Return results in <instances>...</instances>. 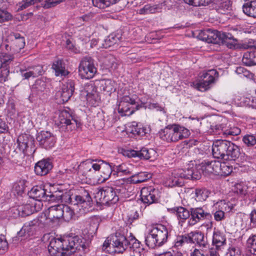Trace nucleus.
I'll return each instance as SVG.
<instances>
[{
    "label": "nucleus",
    "instance_id": "nucleus-62",
    "mask_svg": "<svg viewBox=\"0 0 256 256\" xmlns=\"http://www.w3.org/2000/svg\"><path fill=\"white\" fill-rule=\"evenodd\" d=\"M20 72L22 76L25 79H28L32 77L34 78L30 68H28V70H22Z\"/></svg>",
    "mask_w": 256,
    "mask_h": 256
},
{
    "label": "nucleus",
    "instance_id": "nucleus-11",
    "mask_svg": "<svg viewBox=\"0 0 256 256\" xmlns=\"http://www.w3.org/2000/svg\"><path fill=\"white\" fill-rule=\"evenodd\" d=\"M18 147L26 155L30 156L36 151L34 138L29 134L20 136L17 140Z\"/></svg>",
    "mask_w": 256,
    "mask_h": 256
},
{
    "label": "nucleus",
    "instance_id": "nucleus-34",
    "mask_svg": "<svg viewBox=\"0 0 256 256\" xmlns=\"http://www.w3.org/2000/svg\"><path fill=\"white\" fill-rule=\"evenodd\" d=\"M52 68L54 70L56 76H66L68 74L65 69L64 64L62 60H58L54 61Z\"/></svg>",
    "mask_w": 256,
    "mask_h": 256
},
{
    "label": "nucleus",
    "instance_id": "nucleus-51",
    "mask_svg": "<svg viewBox=\"0 0 256 256\" xmlns=\"http://www.w3.org/2000/svg\"><path fill=\"white\" fill-rule=\"evenodd\" d=\"M189 238L188 234L178 236L175 240L174 246L178 248L182 246L185 243L189 244Z\"/></svg>",
    "mask_w": 256,
    "mask_h": 256
},
{
    "label": "nucleus",
    "instance_id": "nucleus-27",
    "mask_svg": "<svg viewBox=\"0 0 256 256\" xmlns=\"http://www.w3.org/2000/svg\"><path fill=\"white\" fill-rule=\"evenodd\" d=\"M78 172L90 179L94 178L90 166V160H87L80 163L78 166Z\"/></svg>",
    "mask_w": 256,
    "mask_h": 256
},
{
    "label": "nucleus",
    "instance_id": "nucleus-54",
    "mask_svg": "<svg viewBox=\"0 0 256 256\" xmlns=\"http://www.w3.org/2000/svg\"><path fill=\"white\" fill-rule=\"evenodd\" d=\"M156 8L154 6L150 4L144 6L140 10L139 13L141 14H154L156 12Z\"/></svg>",
    "mask_w": 256,
    "mask_h": 256
},
{
    "label": "nucleus",
    "instance_id": "nucleus-1",
    "mask_svg": "<svg viewBox=\"0 0 256 256\" xmlns=\"http://www.w3.org/2000/svg\"><path fill=\"white\" fill-rule=\"evenodd\" d=\"M86 248L82 238L78 236H69L60 238L52 237L48 250L52 256H65L76 251H84Z\"/></svg>",
    "mask_w": 256,
    "mask_h": 256
},
{
    "label": "nucleus",
    "instance_id": "nucleus-40",
    "mask_svg": "<svg viewBox=\"0 0 256 256\" xmlns=\"http://www.w3.org/2000/svg\"><path fill=\"white\" fill-rule=\"evenodd\" d=\"M232 170V167L226 164V162H222L219 161V168L217 170L218 176H226L230 174Z\"/></svg>",
    "mask_w": 256,
    "mask_h": 256
},
{
    "label": "nucleus",
    "instance_id": "nucleus-52",
    "mask_svg": "<svg viewBox=\"0 0 256 256\" xmlns=\"http://www.w3.org/2000/svg\"><path fill=\"white\" fill-rule=\"evenodd\" d=\"M96 161V160H90V166L92 170H93L92 172L94 178V177L96 172L102 170V166L104 164V161L102 160H98V163H94V162Z\"/></svg>",
    "mask_w": 256,
    "mask_h": 256
},
{
    "label": "nucleus",
    "instance_id": "nucleus-12",
    "mask_svg": "<svg viewBox=\"0 0 256 256\" xmlns=\"http://www.w3.org/2000/svg\"><path fill=\"white\" fill-rule=\"evenodd\" d=\"M190 212V218L188 222V224L190 226H193L205 220H211L212 218V214L202 207L191 208Z\"/></svg>",
    "mask_w": 256,
    "mask_h": 256
},
{
    "label": "nucleus",
    "instance_id": "nucleus-55",
    "mask_svg": "<svg viewBox=\"0 0 256 256\" xmlns=\"http://www.w3.org/2000/svg\"><path fill=\"white\" fill-rule=\"evenodd\" d=\"M10 70L8 66L2 68L0 73V83H4L8 80Z\"/></svg>",
    "mask_w": 256,
    "mask_h": 256
},
{
    "label": "nucleus",
    "instance_id": "nucleus-28",
    "mask_svg": "<svg viewBox=\"0 0 256 256\" xmlns=\"http://www.w3.org/2000/svg\"><path fill=\"white\" fill-rule=\"evenodd\" d=\"M232 9V2L230 0H216V10L220 14H225Z\"/></svg>",
    "mask_w": 256,
    "mask_h": 256
},
{
    "label": "nucleus",
    "instance_id": "nucleus-41",
    "mask_svg": "<svg viewBox=\"0 0 256 256\" xmlns=\"http://www.w3.org/2000/svg\"><path fill=\"white\" fill-rule=\"evenodd\" d=\"M224 32H222L218 30H209L208 34V40H207L208 43H213L220 44L221 42V38H220V34H224Z\"/></svg>",
    "mask_w": 256,
    "mask_h": 256
},
{
    "label": "nucleus",
    "instance_id": "nucleus-4",
    "mask_svg": "<svg viewBox=\"0 0 256 256\" xmlns=\"http://www.w3.org/2000/svg\"><path fill=\"white\" fill-rule=\"evenodd\" d=\"M168 236V231L162 224H156L149 230L145 238L146 244L150 248L160 247L165 244Z\"/></svg>",
    "mask_w": 256,
    "mask_h": 256
},
{
    "label": "nucleus",
    "instance_id": "nucleus-49",
    "mask_svg": "<svg viewBox=\"0 0 256 256\" xmlns=\"http://www.w3.org/2000/svg\"><path fill=\"white\" fill-rule=\"evenodd\" d=\"M38 2V0H24L19 2L17 5V10L20 11Z\"/></svg>",
    "mask_w": 256,
    "mask_h": 256
},
{
    "label": "nucleus",
    "instance_id": "nucleus-3",
    "mask_svg": "<svg viewBox=\"0 0 256 256\" xmlns=\"http://www.w3.org/2000/svg\"><path fill=\"white\" fill-rule=\"evenodd\" d=\"M140 246V243L133 236L128 240L126 236L116 234L110 240L104 241L102 250L109 254L122 253L128 248H134Z\"/></svg>",
    "mask_w": 256,
    "mask_h": 256
},
{
    "label": "nucleus",
    "instance_id": "nucleus-35",
    "mask_svg": "<svg viewBox=\"0 0 256 256\" xmlns=\"http://www.w3.org/2000/svg\"><path fill=\"white\" fill-rule=\"evenodd\" d=\"M226 238L218 230L214 231L212 237V244L216 246L217 250L226 244Z\"/></svg>",
    "mask_w": 256,
    "mask_h": 256
},
{
    "label": "nucleus",
    "instance_id": "nucleus-43",
    "mask_svg": "<svg viewBox=\"0 0 256 256\" xmlns=\"http://www.w3.org/2000/svg\"><path fill=\"white\" fill-rule=\"evenodd\" d=\"M113 172V167L108 164H104L102 166L100 170V176L102 178V180H107Z\"/></svg>",
    "mask_w": 256,
    "mask_h": 256
},
{
    "label": "nucleus",
    "instance_id": "nucleus-46",
    "mask_svg": "<svg viewBox=\"0 0 256 256\" xmlns=\"http://www.w3.org/2000/svg\"><path fill=\"white\" fill-rule=\"evenodd\" d=\"M118 40V38L114 34H110L104 40V43L102 44V47L108 48L117 43Z\"/></svg>",
    "mask_w": 256,
    "mask_h": 256
},
{
    "label": "nucleus",
    "instance_id": "nucleus-30",
    "mask_svg": "<svg viewBox=\"0 0 256 256\" xmlns=\"http://www.w3.org/2000/svg\"><path fill=\"white\" fill-rule=\"evenodd\" d=\"M99 86L100 89L108 95H110L116 90L114 82L110 80H100Z\"/></svg>",
    "mask_w": 256,
    "mask_h": 256
},
{
    "label": "nucleus",
    "instance_id": "nucleus-59",
    "mask_svg": "<svg viewBox=\"0 0 256 256\" xmlns=\"http://www.w3.org/2000/svg\"><path fill=\"white\" fill-rule=\"evenodd\" d=\"M34 78L42 75L44 72L43 68L40 66L30 68Z\"/></svg>",
    "mask_w": 256,
    "mask_h": 256
},
{
    "label": "nucleus",
    "instance_id": "nucleus-20",
    "mask_svg": "<svg viewBox=\"0 0 256 256\" xmlns=\"http://www.w3.org/2000/svg\"><path fill=\"white\" fill-rule=\"evenodd\" d=\"M200 169L204 174H216L218 170L219 161L218 160H204L200 165Z\"/></svg>",
    "mask_w": 256,
    "mask_h": 256
},
{
    "label": "nucleus",
    "instance_id": "nucleus-21",
    "mask_svg": "<svg viewBox=\"0 0 256 256\" xmlns=\"http://www.w3.org/2000/svg\"><path fill=\"white\" fill-rule=\"evenodd\" d=\"M52 168V162L49 160H42L38 162L35 165L34 172L37 175L45 176Z\"/></svg>",
    "mask_w": 256,
    "mask_h": 256
},
{
    "label": "nucleus",
    "instance_id": "nucleus-50",
    "mask_svg": "<svg viewBox=\"0 0 256 256\" xmlns=\"http://www.w3.org/2000/svg\"><path fill=\"white\" fill-rule=\"evenodd\" d=\"M13 36L14 38V43L18 48L20 50L23 48L25 46L24 37L21 36L18 33H14Z\"/></svg>",
    "mask_w": 256,
    "mask_h": 256
},
{
    "label": "nucleus",
    "instance_id": "nucleus-61",
    "mask_svg": "<svg viewBox=\"0 0 256 256\" xmlns=\"http://www.w3.org/2000/svg\"><path fill=\"white\" fill-rule=\"evenodd\" d=\"M210 29L206 30H200L198 36V38L203 41L206 42L208 40V34Z\"/></svg>",
    "mask_w": 256,
    "mask_h": 256
},
{
    "label": "nucleus",
    "instance_id": "nucleus-22",
    "mask_svg": "<svg viewBox=\"0 0 256 256\" xmlns=\"http://www.w3.org/2000/svg\"><path fill=\"white\" fill-rule=\"evenodd\" d=\"M40 202L38 204V208H36V206H34L30 204H26L20 206L17 208H12V210L16 211L18 214L22 217H25L32 214L34 210L38 211L40 209Z\"/></svg>",
    "mask_w": 256,
    "mask_h": 256
},
{
    "label": "nucleus",
    "instance_id": "nucleus-58",
    "mask_svg": "<svg viewBox=\"0 0 256 256\" xmlns=\"http://www.w3.org/2000/svg\"><path fill=\"white\" fill-rule=\"evenodd\" d=\"M241 254V250L237 246H232L228 249V254L230 256H240Z\"/></svg>",
    "mask_w": 256,
    "mask_h": 256
},
{
    "label": "nucleus",
    "instance_id": "nucleus-2",
    "mask_svg": "<svg viewBox=\"0 0 256 256\" xmlns=\"http://www.w3.org/2000/svg\"><path fill=\"white\" fill-rule=\"evenodd\" d=\"M70 200L74 206L73 209L67 205L62 204V218L66 221L72 220L75 214L80 216L87 213L92 206V198L88 192L85 190L80 194L70 196Z\"/></svg>",
    "mask_w": 256,
    "mask_h": 256
},
{
    "label": "nucleus",
    "instance_id": "nucleus-24",
    "mask_svg": "<svg viewBox=\"0 0 256 256\" xmlns=\"http://www.w3.org/2000/svg\"><path fill=\"white\" fill-rule=\"evenodd\" d=\"M228 150L226 160H235L238 158L240 154V148L238 146L230 141H228Z\"/></svg>",
    "mask_w": 256,
    "mask_h": 256
},
{
    "label": "nucleus",
    "instance_id": "nucleus-53",
    "mask_svg": "<svg viewBox=\"0 0 256 256\" xmlns=\"http://www.w3.org/2000/svg\"><path fill=\"white\" fill-rule=\"evenodd\" d=\"M242 141L248 146H252L256 144V138L252 134L245 135L242 138Z\"/></svg>",
    "mask_w": 256,
    "mask_h": 256
},
{
    "label": "nucleus",
    "instance_id": "nucleus-6",
    "mask_svg": "<svg viewBox=\"0 0 256 256\" xmlns=\"http://www.w3.org/2000/svg\"><path fill=\"white\" fill-rule=\"evenodd\" d=\"M55 124L62 132L72 131L78 128L80 124L66 110L60 112L58 117L55 120Z\"/></svg>",
    "mask_w": 256,
    "mask_h": 256
},
{
    "label": "nucleus",
    "instance_id": "nucleus-14",
    "mask_svg": "<svg viewBox=\"0 0 256 256\" xmlns=\"http://www.w3.org/2000/svg\"><path fill=\"white\" fill-rule=\"evenodd\" d=\"M158 196V190L152 186L144 187L141 190L140 197L142 201L148 205L156 202Z\"/></svg>",
    "mask_w": 256,
    "mask_h": 256
},
{
    "label": "nucleus",
    "instance_id": "nucleus-15",
    "mask_svg": "<svg viewBox=\"0 0 256 256\" xmlns=\"http://www.w3.org/2000/svg\"><path fill=\"white\" fill-rule=\"evenodd\" d=\"M36 140L40 146L46 149L52 148L56 142L54 135L48 131H42L38 133Z\"/></svg>",
    "mask_w": 256,
    "mask_h": 256
},
{
    "label": "nucleus",
    "instance_id": "nucleus-16",
    "mask_svg": "<svg viewBox=\"0 0 256 256\" xmlns=\"http://www.w3.org/2000/svg\"><path fill=\"white\" fill-rule=\"evenodd\" d=\"M228 141L226 140H218L213 143L212 154L216 158L226 160V150H228Z\"/></svg>",
    "mask_w": 256,
    "mask_h": 256
},
{
    "label": "nucleus",
    "instance_id": "nucleus-57",
    "mask_svg": "<svg viewBox=\"0 0 256 256\" xmlns=\"http://www.w3.org/2000/svg\"><path fill=\"white\" fill-rule=\"evenodd\" d=\"M247 188L242 184H237L235 185L234 191L238 194L245 195L246 194Z\"/></svg>",
    "mask_w": 256,
    "mask_h": 256
},
{
    "label": "nucleus",
    "instance_id": "nucleus-44",
    "mask_svg": "<svg viewBox=\"0 0 256 256\" xmlns=\"http://www.w3.org/2000/svg\"><path fill=\"white\" fill-rule=\"evenodd\" d=\"M14 56L10 54L2 53L0 54V68L8 66L13 60Z\"/></svg>",
    "mask_w": 256,
    "mask_h": 256
},
{
    "label": "nucleus",
    "instance_id": "nucleus-31",
    "mask_svg": "<svg viewBox=\"0 0 256 256\" xmlns=\"http://www.w3.org/2000/svg\"><path fill=\"white\" fill-rule=\"evenodd\" d=\"M220 36L221 38L220 44L226 45L230 48H234L237 44V40L229 33L220 34Z\"/></svg>",
    "mask_w": 256,
    "mask_h": 256
},
{
    "label": "nucleus",
    "instance_id": "nucleus-18",
    "mask_svg": "<svg viewBox=\"0 0 256 256\" xmlns=\"http://www.w3.org/2000/svg\"><path fill=\"white\" fill-rule=\"evenodd\" d=\"M82 94L86 97L88 102L92 105L95 104L98 94L96 86L93 82L85 84Z\"/></svg>",
    "mask_w": 256,
    "mask_h": 256
},
{
    "label": "nucleus",
    "instance_id": "nucleus-45",
    "mask_svg": "<svg viewBox=\"0 0 256 256\" xmlns=\"http://www.w3.org/2000/svg\"><path fill=\"white\" fill-rule=\"evenodd\" d=\"M246 244L250 252L256 256V234H252L249 237Z\"/></svg>",
    "mask_w": 256,
    "mask_h": 256
},
{
    "label": "nucleus",
    "instance_id": "nucleus-8",
    "mask_svg": "<svg viewBox=\"0 0 256 256\" xmlns=\"http://www.w3.org/2000/svg\"><path fill=\"white\" fill-rule=\"evenodd\" d=\"M97 72L94 64V60L90 56L84 57L78 66L79 75L82 78H92Z\"/></svg>",
    "mask_w": 256,
    "mask_h": 256
},
{
    "label": "nucleus",
    "instance_id": "nucleus-5",
    "mask_svg": "<svg viewBox=\"0 0 256 256\" xmlns=\"http://www.w3.org/2000/svg\"><path fill=\"white\" fill-rule=\"evenodd\" d=\"M190 131L178 124H169L158 132V136L167 142H175L188 138Z\"/></svg>",
    "mask_w": 256,
    "mask_h": 256
},
{
    "label": "nucleus",
    "instance_id": "nucleus-36",
    "mask_svg": "<svg viewBox=\"0 0 256 256\" xmlns=\"http://www.w3.org/2000/svg\"><path fill=\"white\" fill-rule=\"evenodd\" d=\"M152 177V174L147 172H140L130 177V182L133 184L144 182Z\"/></svg>",
    "mask_w": 256,
    "mask_h": 256
},
{
    "label": "nucleus",
    "instance_id": "nucleus-47",
    "mask_svg": "<svg viewBox=\"0 0 256 256\" xmlns=\"http://www.w3.org/2000/svg\"><path fill=\"white\" fill-rule=\"evenodd\" d=\"M113 174L114 175L116 174L118 175L120 174H130V171L127 168L126 165L124 164L118 166H113Z\"/></svg>",
    "mask_w": 256,
    "mask_h": 256
},
{
    "label": "nucleus",
    "instance_id": "nucleus-48",
    "mask_svg": "<svg viewBox=\"0 0 256 256\" xmlns=\"http://www.w3.org/2000/svg\"><path fill=\"white\" fill-rule=\"evenodd\" d=\"M192 194H194L193 198H194L197 202L205 200L208 198L206 192L204 190L201 189H196L194 193Z\"/></svg>",
    "mask_w": 256,
    "mask_h": 256
},
{
    "label": "nucleus",
    "instance_id": "nucleus-10",
    "mask_svg": "<svg viewBox=\"0 0 256 256\" xmlns=\"http://www.w3.org/2000/svg\"><path fill=\"white\" fill-rule=\"evenodd\" d=\"M117 190L112 187H104L98 192L96 197L98 198L99 202L102 204H114L119 199Z\"/></svg>",
    "mask_w": 256,
    "mask_h": 256
},
{
    "label": "nucleus",
    "instance_id": "nucleus-64",
    "mask_svg": "<svg viewBox=\"0 0 256 256\" xmlns=\"http://www.w3.org/2000/svg\"><path fill=\"white\" fill-rule=\"evenodd\" d=\"M8 243L4 236H0V252H4L8 248Z\"/></svg>",
    "mask_w": 256,
    "mask_h": 256
},
{
    "label": "nucleus",
    "instance_id": "nucleus-37",
    "mask_svg": "<svg viewBox=\"0 0 256 256\" xmlns=\"http://www.w3.org/2000/svg\"><path fill=\"white\" fill-rule=\"evenodd\" d=\"M242 62L244 64L247 66L256 64V50L244 53Z\"/></svg>",
    "mask_w": 256,
    "mask_h": 256
},
{
    "label": "nucleus",
    "instance_id": "nucleus-63",
    "mask_svg": "<svg viewBox=\"0 0 256 256\" xmlns=\"http://www.w3.org/2000/svg\"><path fill=\"white\" fill-rule=\"evenodd\" d=\"M130 132L136 135H140L142 133L144 132L143 130L140 128H138L137 124H136V126L134 124H132Z\"/></svg>",
    "mask_w": 256,
    "mask_h": 256
},
{
    "label": "nucleus",
    "instance_id": "nucleus-39",
    "mask_svg": "<svg viewBox=\"0 0 256 256\" xmlns=\"http://www.w3.org/2000/svg\"><path fill=\"white\" fill-rule=\"evenodd\" d=\"M39 224V220H34L26 223L24 226V230H26L28 236L34 235L38 226Z\"/></svg>",
    "mask_w": 256,
    "mask_h": 256
},
{
    "label": "nucleus",
    "instance_id": "nucleus-26",
    "mask_svg": "<svg viewBox=\"0 0 256 256\" xmlns=\"http://www.w3.org/2000/svg\"><path fill=\"white\" fill-rule=\"evenodd\" d=\"M173 210L176 212V216L179 220L178 224L182 226L185 220L190 216V210H188L182 206L174 208Z\"/></svg>",
    "mask_w": 256,
    "mask_h": 256
},
{
    "label": "nucleus",
    "instance_id": "nucleus-38",
    "mask_svg": "<svg viewBox=\"0 0 256 256\" xmlns=\"http://www.w3.org/2000/svg\"><path fill=\"white\" fill-rule=\"evenodd\" d=\"M178 170H182V180L184 179H198L200 176L196 173L194 170V167H190L189 166L186 169H178Z\"/></svg>",
    "mask_w": 256,
    "mask_h": 256
},
{
    "label": "nucleus",
    "instance_id": "nucleus-13",
    "mask_svg": "<svg viewBox=\"0 0 256 256\" xmlns=\"http://www.w3.org/2000/svg\"><path fill=\"white\" fill-rule=\"evenodd\" d=\"M136 100L133 98L128 96H125L122 97L118 104V112L122 116H130L132 114L134 110L132 106L136 104Z\"/></svg>",
    "mask_w": 256,
    "mask_h": 256
},
{
    "label": "nucleus",
    "instance_id": "nucleus-60",
    "mask_svg": "<svg viewBox=\"0 0 256 256\" xmlns=\"http://www.w3.org/2000/svg\"><path fill=\"white\" fill-rule=\"evenodd\" d=\"M128 217L130 221H133L138 218V211L134 208L128 214Z\"/></svg>",
    "mask_w": 256,
    "mask_h": 256
},
{
    "label": "nucleus",
    "instance_id": "nucleus-19",
    "mask_svg": "<svg viewBox=\"0 0 256 256\" xmlns=\"http://www.w3.org/2000/svg\"><path fill=\"white\" fill-rule=\"evenodd\" d=\"M62 205L56 204L50 206L44 212V216L52 222H55L62 218Z\"/></svg>",
    "mask_w": 256,
    "mask_h": 256
},
{
    "label": "nucleus",
    "instance_id": "nucleus-29",
    "mask_svg": "<svg viewBox=\"0 0 256 256\" xmlns=\"http://www.w3.org/2000/svg\"><path fill=\"white\" fill-rule=\"evenodd\" d=\"M212 130H215L216 132L222 130L223 134L226 136H238L240 134V129L238 127H232L229 129H224L222 124H217L214 126H211Z\"/></svg>",
    "mask_w": 256,
    "mask_h": 256
},
{
    "label": "nucleus",
    "instance_id": "nucleus-33",
    "mask_svg": "<svg viewBox=\"0 0 256 256\" xmlns=\"http://www.w3.org/2000/svg\"><path fill=\"white\" fill-rule=\"evenodd\" d=\"M242 10L246 15L256 18V0L245 2L242 6Z\"/></svg>",
    "mask_w": 256,
    "mask_h": 256
},
{
    "label": "nucleus",
    "instance_id": "nucleus-32",
    "mask_svg": "<svg viewBox=\"0 0 256 256\" xmlns=\"http://www.w3.org/2000/svg\"><path fill=\"white\" fill-rule=\"evenodd\" d=\"M190 243L196 244L200 246H204V235L199 231L192 232L188 234Z\"/></svg>",
    "mask_w": 256,
    "mask_h": 256
},
{
    "label": "nucleus",
    "instance_id": "nucleus-7",
    "mask_svg": "<svg viewBox=\"0 0 256 256\" xmlns=\"http://www.w3.org/2000/svg\"><path fill=\"white\" fill-rule=\"evenodd\" d=\"M30 198L40 202V201L58 202L62 200L61 195H57L48 191L44 188L35 186L28 192Z\"/></svg>",
    "mask_w": 256,
    "mask_h": 256
},
{
    "label": "nucleus",
    "instance_id": "nucleus-42",
    "mask_svg": "<svg viewBox=\"0 0 256 256\" xmlns=\"http://www.w3.org/2000/svg\"><path fill=\"white\" fill-rule=\"evenodd\" d=\"M120 0H92L94 6L100 8H105L111 5L116 4Z\"/></svg>",
    "mask_w": 256,
    "mask_h": 256
},
{
    "label": "nucleus",
    "instance_id": "nucleus-9",
    "mask_svg": "<svg viewBox=\"0 0 256 256\" xmlns=\"http://www.w3.org/2000/svg\"><path fill=\"white\" fill-rule=\"evenodd\" d=\"M218 77V72L214 69L204 72L200 76V79L196 84V88L198 90L205 92L210 88Z\"/></svg>",
    "mask_w": 256,
    "mask_h": 256
},
{
    "label": "nucleus",
    "instance_id": "nucleus-17",
    "mask_svg": "<svg viewBox=\"0 0 256 256\" xmlns=\"http://www.w3.org/2000/svg\"><path fill=\"white\" fill-rule=\"evenodd\" d=\"M74 82L72 80H68L63 84L62 90L57 93V96H60V102L64 103L69 100L74 90Z\"/></svg>",
    "mask_w": 256,
    "mask_h": 256
},
{
    "label": "nucleus",
    "instance_id": "nucleus-25",
    "mask_svg": "<svg viewBox=\"0 0 256 256\" xmlns=\"http://www.w3.org/2000/svg\"><path fill=\"white\" fill-rule=\"evenodd\" d=\"M124 154L130 158L138 157L141 159L143 158L145 160H148L150 158L149 150L145 148H142L139 151L134 150H126L124 152Z\"/></svg>",
    "mask_w": 256,
    "mask_h": 256
},
{
    "label": "nucleus",
    "instance_id": "nucleus-23",
    "mask_svg": "<svg viewBox=\"0 0 256 256\" xmlns=\"http://www.w3.org/2000/svg\"><path fill=\"white\" fill-rule=\"evenodd\" d=\"M182 170H174L172 173V177L166 180V185L170 187L182 186L184 184V180L182 178Z\"/></svg>",
    "mask_w": 256,
    "mask_h": 256
},
{
    "label": "nucleus",
    "instance_id": "nucleus-56",
    "mask_svg": "<svg viewBox=\"0 0 256 256\" xmlns=\"http://www.w3.org/2000/svg\"><path fill=\"white\" fill-rule=\"evenodd\" d=\"M12 14L5 10H0V22H3L12 20Z\"/></svg>",
    "mask_w": 256,
    "mask_h": 256
}]
</instances>
